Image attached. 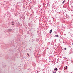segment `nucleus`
<instances>
[{
  "instance_id": "0eeeda50",
  "label": "nucleus",
  "mask_w": 73,
  "mask_h": 73,
  "mask_svg": "<svg viewBox=\"0 0 73 73\" xmlns=\"http://www.w3.org/2000/svg\"><path fill=\"white\" fill-rule=\"evenodd\" d=\"M57 35H55V37H57Z\"/></svg>"
},
{
  "instance_id": "9b49d317",
  "label": "nucleus",
  "mask_w": 73,
  "mask_h": 73,
  "mask_svg": "<svg viewBox=\"0 0 73 73\" xmlns=\"http://www.w3.org/2000/svg\"><path fill=\"white\" fill-rule=\"evenodd\" d=\"M66 68H68V66H66Z\"/></svg>"
},
{
  "instance_id": "9d476101",
  "label": "nucleus",
  "mask_w": 73,
  "mask_h": 73,
  "mask_svg": "<svg viewBox=\"0 0 73 73\" xmlns=\"http://www.w3.org/2000/svg\"><path fill=\"white\" fill-rule=\"evenodd\" d=\"M66 69H67V68L66 67Z\"/></svg>"
},
{
  "instance_id": "39448f33",
  "label": "nucleus",
  "mask_w": 73,
  "mask_h": 73,
  "mask_svg": "<svg viewBox=\"0 0 73 73\" xmlns=\"http://www.w3.org/2000/svg\"><path fill=\"white\" fill-rule=\"evenodd\" d=\"M50 32H52V30H51L50 31Z\"/></svg>"
},
{
  "instance_id": "7ed1b4c3",
  "label": "nucleus",
  "mask_w": 73,
  "mask_h": 73,
  "mask_svg": "<svg viewBox=\"0 0 73 73\" xmlns=\"http://www.w3.org/2000/svg\"><path fill=\"white\" fill-rule=\"evenodd\" d=\"M65 1H64L63 2H62L63 4H64V3H65Z\"/></svg>"
},
{
  "instance_id": "6e6552de",
  "label": "nucleus",
  "mask_w": 73,
  "mask_h": 73,
  "mask_svg": "<svg viewBox=\"0 0 73 73\" xmlns=\"http://www.w3.org/2000/svg\"><path fill=\"white\" fill-rule=\"evenodd\" d=\"M57 37H59V36L58 35H57Z\"/></svg>"
},
{
  "instance_id": "f03ea898",
  "label": "nucleus",
  "mask_w": 73,
  "mask_h": 73,
  "mask_svg": "<svg viewBox=\"0 0 73 73\" xmlns=\"http://www.w3.org/2000/svg\"><path fill=\"white\" fill-rule=\"evenodd\" d=\"M27 56H29V53H27Z\"/></svg>"
},
{
  "instance_id": "1a4fd4ad",
  "label": "nucleus",
  "mask_w": 73,
  "mask_h": 73,
  "mask_svg": "<svg viewBox=\"0 0 73 73\" xmlns=\"http://www.w3.org/2000/svg\"><path fill=\"white\" fill-rule=\"evenodd\" d=\"M51 33H51V32H50V34H51Z\"/></svg>"
},
{
  "instance_id": "f8f14e48",
  "label": "nucleus",
  "mask_w": 73,
  "mask_h": 73,
  "mask_svg": "<svg viewBox=\"0 0 73 73\" xmlns=\"http://www.w3.org/2000/svg\"><path fill=\"white\" fill-rule=\"evenodd\" d=\"M12 23H13V22H12Z\"/></svg>"
},
{
  "instance_id": "f257e3e1",
  "label": "nucleus",
  "mask_w": 73,
  "mask_h": 73,
  "mask_svg": "<svg viewBox=\"0 0 73 73\" xmlns=\"http://www.w3.org/2000/svg\"><path fill=\"white\" fill-rule=\"evenodd\" d=\"M54 70H56V71L57 70H58L57 68H56L54 69Z\"/></svg>"
},
{
  "instance_id": "423d86ee",
  "label": "nucleus",
  "mask_w": 73,
  "mask_h": 73,
  "mask_svg": "<svg viewBox=\"0 0 73 73\" xmlns=\"http://www.w3.org/2000/svg\"><path fill=\"white\" fill-rule=\"evenodd\" d=\"M12 25H14V24H12Z\"/></svg>"
},
{
  "instance_id": "20e7f679",
  "label": "nucleus",
  "mask_w": 73,
  "mask_h": 73,
  "mask_svg": "<svg viewBox=\"0 0 73 73\" xmlns=\"http://www.w3.org/2000/svg\"><path fill=\"white\" fill-rule=\"evenodd\" d=\"M64 50H66V48H64Z\"/></svg>"
}]
</instances>
